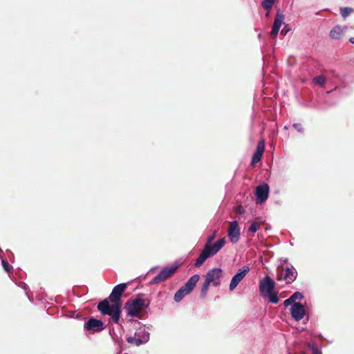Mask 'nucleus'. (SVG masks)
Here are the masks:
<instances>
[{
  "label": "nucleus",
  "mask_w": 354,
  "mask_h": 354,
  "mask_svg": "<svg viewBox=\"0 0 354 354\" xmlns=\"http://www.w3.org/2000/svg\"><path fill=\"white\" fill-rule=\"evenodd\" d=\"M121 307L122 304L119 302L110 301L108 298L100 301L97 308L102 315L109 316L112 322L117 324L121 317Z\"/></svg>",
  "instance_id": "nucleus-1"
},
{
  "label": "nucleus",
  "mask_w": 354,
  "mask_h": 354,
  "mask_svg": "<svg viewBox=\"0 0 354 354\" xmlns=\"http://www.w3.org/2000/svg\"><path fill=\"white\" fill-rule=\"evenodd\" d=\"M223 270L219 268L210 269L205 276V281L203 282L201 290V297H205L209 285L212 283L213 286L217 287L221 283V278L222 277Z\"/></svg>",
  "instance_id": "nucleus-2"
},
{
  "label": "nucleus",
  "mask_w": 354,
  "mask_h": 354,
  "mask_svg": "<svg viewBox=\"0 0 354 354\" xmlns=\"http://www.w3.org/2000/svg\"><path fill=\"white\" fill-rule=\"evenodd\" d=\"M285 15L283 11L279 8L277 10L276 15L274 19L273 24L272 26V29L270 31V36L272 38H276L279 32V29L283 25V27L281 30L280 34L283 36H286L289 32L292 30L290 28L289 25L284 22Z\"/></svg>",
  "instance_id": "nucleus-3"
},
{
  "label": "nucleus",
  "mask_w": 354,
  "mask_h": 354,
  "mask_svg": "<svg viewBox=\"0 0 354 354\" xmlns=\"http://www.w3.org/2000/svg\"><path fill=\"white\" fill-rule=\"evenodd\" d=\"M149 306V301L140 297L128 300L124 305V310L127 315L136 317L142 309H147Z\"/></svg>",
  "instance_id": "nucleus-4"
},
{
  "label": "nucleus",
  "mask_w": 354,
  "mask_h": 354,
  "mask_svg": "<svg viewBox=\"0 0 354 354\" xmlns=\"http://www.w3.org/2000/svg\"><path fill=\"white\" fill-rule=\"evenodd\" d=\"M199 278L200 276L198 274L192 275L186 283L176 291L174 297V301L180 302L186 295L189 294L195 288Z\"/></svg>",
  "instance_id": "nucleus-5"
},
{
  "label": "nucleus",
  "mask_w": 354,
  "mask_h": 354,
  "mask_svg": "<svg viewBox=\"0 0 354 354\" xmlns=\"http://www.w3.org/2000/svg\"><path fill=\"white\" fill-rule=\"evenodd\" d=\"M297 275L295 268L290 264L286 268H281V270L278 268L276 279L277 281H285L287 284H290L296 280Z\"/></svg>",
  "instance_id": "nucleus-6"
},
{
  "label": "nucleus",
  "mask_w": 354,
  "mask_h": 354,
  "mask_svg": "<svg viewBox=\"0 0 354 354\" xmlns=\"http://www.w3.org/2000/svg\"><path fill=\"white\" fill-rule=\"evenodd\" d=\"M149 340V333L143 328H139L136 330L134 336L127 337L128 343L139 346L146 344Z\"/></svg>",
  "instance_id": "nucleus-7"
},
{
  "label": "nucleus",
  "mask_w": 354,
  "mask_h": 354,
  "mask_svg": "<svg viewBox=\"0 0 354 354\" xmlns=\"http://www.w3.org/2000/svg\"><path fill=\"white\" fill-rule=\"evenodd\" d=\"M178 268L177 265H173L171 267H165L163 268L160 272L154 277L151 281H150L151 284H157L160 282L167 279L170 276H171L172 274L174 273V272Z\"/></svg>",
  "instance_id": "nucleus-8"
},
{
  "label": "nucleus",
  "mask_w": 354,
  "mask_h": 354,
  "mask_svg": "<svg viewBox=\"0 0 354 354\" xmlns=\"http://www.w3.org/2000/svg\"><path fill=\"white\" fill-rule=\"evenodd\" d=\"M84 328L93 333H99L104 329V326L101 320L91 317L84 323Z\"/></svg>",
  "instance_id": "nucleus-9"
},
{
  "label": "nucleus",
  "mask_w": 354,
  "mask_h": 354,
  "mask_svg": "<svg viewBox=\"0 0 354 354\" xmlns=\"http://www.w3.org/2000/svg\"><path fill=\"white\" fill-rule=\"evenodd\" d=\"M127 288V283H121L118 285L115 286L113 289L112 290V292H111L110 295L109 296V300L110 301H115L119 302L120 304H122L121 298L122 296L123 292L125 291Z\"/></svg>",
  "instance_id": "nucleus-10"
},
{
  "label": "nucleus",
  "mask_w": 354,
  "mask_h": 354,
  "mask_svg": "<svg viewBox=\"0 0 354 354\" xmlns=\"http://www.w3.org/2000/svg\"><path fill=\"white\" fill-rule=\"evenodd\" d=\"M270 187L268 184L263 183L256 187V202L257 203H263L268 198Z\"/></svg>",
  "instance_id": "nucleus-11"
},
{
  "label": "nucleus",
  "mask_w": 354,
  "mask_h": 354,
  "mask_svg": "<svg viewBox=\"0 0 354 354\" xmlns=\"http://www.w3.org/2000/svg\"><path fill=\"white\" fill-rule=\"evenodd\" d=\"M226 241L225 238L218 239L214 244L205 243L203 249L211 257L216 254L225 244Z\"/></svg>",
  "instance_id": "nucleus-12"
},
{
  "label": "nucleus",
  "mask_w": 354,
  "mask_h": 354,
  "mask_svg": "<svg viewBox=\"0 0 354 354\" xmlns=\"http://www.w3.org/2000/svg\"><path fill=\"white\" fill-rule=\"evenodd\" d=\"M250 271V268L248 266H244L240 269L237 273H236L232 278L229 289L230 291L235 289L241 281L245 277L248 272Z\"/></svg>",
  "instance_id": "nucleus-13"
},
{
  "label": "nucleus",
  "mask_w": 354,
  "mask_h": 354,
  "mask_svg": "<svg viewBox=\"0 0 354 354\" xmlns=\"http://www.w3.org/2000/svg\"><path fill=\"white\" fill-rule=\"evenodd\" d=\"M290 311L291 317L296 322L301 320L306 314L304 306L300 302L294 303L290 306Z\"/></svg>",
  "instance_id": "nucleus-14"
},
{
  "label": "nucleus",
  "mask_w": 354,
  "mask_h": 354,
  "mask_svg": "<svg viewBox=\"0 0 354 354\" xmlns=\"http://www.w3.org/2000/svg\"><path fill=\"white\" fill-rule=\"evenodd\" d=\"M227 236L232 243L235 244L239 242L240 239V228L236 221H233L230 223Z\"/></svg>",
  "instance_id": "nucleus-15"
},
{
  "label": "nucleus",
  "mask_w": 354,
  "mask_h": 354,
  "mask_svg": "<svg viewBox=\"0 0 354 354\" xmlns=\"http://www.w3.org/2000/svg\"><path fill=\"white\" fill-rule=\"evenodd\" d=\"M274 281L269 277L266 276L259 283V290L262 295H265L273 291L274 288Z\"/></svg>",
  "instance_id": "nucleus-16"
},
{
  "label": "nucleus",
  "mask_w": 354,
  "mask_h": 354,
  "mask_svg": "<svg viewBox=\"0 0 354 354\" xmlns=\"http://www.w3.org/2000/svg\"><path fill=\"white\" fill-rule=\"evenodd\" d=\"M346 29V26L342 28L340 26L337 25L330 31L329 36L333 39H339Z\"/></svg>",
  "instance_id": "nucleus-17"
},
{
  "label": "nucleus",
  "mask_w": 354,
  "mask_h": 354,
  "mask_svg": "<svg viewBox=\"0 0 354 354\" xmlns=\"http://www.w3.org/2000/svg\"><path fill=\"white\" fill-rule=\"evenodd\" d=\"M276 0H262L261 5L263 9H265L267 12L266 13V17H269L270 12L274 6Z\"/></svg>",
  "instance_id": "nucleus-18"
},
{
  "label": "nucleus",
  "mask_w": 354,
  "mask_h": 354,
  "mask_svg": "<svg viewBox=\"0 0 354 354\" xmlns=\"http://www.w3.org/2000/svg\"><path fill=\"white\" fill-rule=\"evenodd\" d=\"M210 257L209 254L205 251L204 249H203L202 252L199 254L198 259L196 260V262L194 263V266L197 268L201 266L204 262Z\"/></svg>",
  "instance_id": "nucleus-19"
},
{
  "label": "nucleus",
  "mask_w": 354,
  "mask_h": 354,
  "mask_svg": "<svg viewBox=\"0 0 354 354\" xmlns=\"http://www.w3.org/2000/svg\"><path fill=\"white\" fill-rule=\"evenodd\" d=\"M313 82L315 84L324 86L326 83V77L324 75H318L313 78Z\"/></svg>",
  "instance_id": "nucleus-20"
},
{
  "label": "nucleus",
  "mask_w": 354,
  "mask_h": 354,
  "mask_svg": "<svg viewBox=\"0 0 354 354\" xmlns=\"http://www.w3.org/2000/svg\"><path fill=\"white\" fill-rule=\"evenodd\" d=\"M353 9L349 7H343L340 8V13L343 18H346L352 12Z\"/></svg>",
  "instance_id": "nucleus-21"
},
{
  "label": "nucleus",
  "mask_w": 354,
  "mask_h": 354,
  "mask_svg": "<svg viewBox=\"0 0 354 354\" xmlns=\"http://www.w3.org/2000/svg\"><path fill=\"white\" fill-rule=\"evenodd\" d=\"M268 294L269 296V301L270 303L276 304L279 302V299L277 293L273 292V291H272L271 292H269Z\"/></svg>",
  "instance_id": "nucleus-22"
},
{
  "label": "nucleus",
  "mask_w": 354,
  "mask_h": 354,
  "mask_svg": "<svg viewBox=\"0 0 354 354\" xmlns=\"http://www.w3.org/2000/svg\"><path fill=\"white\" fill-rule=\"evenodd\" d=\"M264 150H265V142H264V140H262L258 142L255 152H259V153L263 155Z\"/></svg>",
  "instance_id": "nucleus-23"
},
{
  "label": "nucleus",
  "mask_w": 354,
  "mask_h": 354,
  "mask_svg": "<svg viewBox=\"0 0 354 354\" xmlns=\"http://www.w3.org/2000/svg\"><path fill=\"white\" fill-rule=\"evenodd\" d=\"M260 228L259 224L257 221H253L248 228V231L251 232H256Z\"/></svg>",
  "instance_id": "nucleus-24"
},
{
  "label": "nucleus",
  "mask_w": 354,
  "mask_h": 354,
  "mask_svg": "<svg viewBox=\"0 0 354 354\" xmlns=\"http://www.w3.org/2000/svg\"><path fill=\"white\" fill-rule=\"evenodd\" d=\"M262 156L263 155L259 153V152H254L253 156H252V159L251 164L252 165H254L257 162H259L261 158V157H262Z\"/></svg>",
  "instance_id": "nucleus-25"
},
{
  "label": "nucleus",
  "mask_w": 354,
  "mask_h": 354,
  "mask_svg": "<svg viewBox=\"0 0 354 354\" xmlns=\"http://www.w3.org/2000/svg\"><path fill=\"white\" fill-rule=\"evenodd\" d=\"M1 265L7 273H10L12 267L4 259H1Z\"/></svg>",
  "instance_id": "nucleus-26"
},
{
  "label": "nucleus",
  "mask_w": 354,
  "mask_h": 354,
  "mask_svg": "<svg viewBox=\"0 0 354 354\" xmlns=\"http://www.w3.org/2000/svg\"><path fill=\"white\" fill-rule=\"evenodd\" d=\"M291 300L292 299L295 302L297 299H304V295L300 292H295L290 297Z\"/></svg>",
  "instance_id": "nucleus-27"
},
{
  "label": "nucleus",
  "mask_w": 354,
  "mask_h": 354,
  "mask_svg": "<svg viewBox=\"0 0 354 354\" xmlns=\"http://www.w3.org/2000/svg\"><path fill=\"white\" fill-rule=\"evenodd\" d=\"M216 232L217 231L216 230H214L213 232L208 235L207 237V241L205 243H212V242L214 240V239L216 238Z\"/></svg>",
  "instance_id": "nucleus-28"
},
{
  "label": "nucleus",
  "mask_w": 354,
  "mask_h": 354,
  "mask_svg": "<svg viewBox=\"0 0 354 354\" xmlns=\"http://www.w3.org/2000/svg\"><path fill=\"white\" fill-rule=\"evenodd\" d=\"M292 126L299 132H303L304 129L300 123H294Z\"/></svg>",
  "instance_id": "nucleus-29"
},
{
  "label": "nucleus",
  "mask_w": 354,
  "mask_h": 354,
  "mask_svg": "<svg viewBox=\"0 0 354 354\" xmlns=\"http://www.w3.org/2000/svg\"><path fill=\"white\" fill-rule=\"evenodd\" d=\"M294 303L295 302L292 299L291 300V298L289 297L283 301V305L284 306L288 307V306H292Z\"/></svg>",
  "instance_id": "nucleus-30"
},
{
  "label": "nucleus",
  "mask_w": 354,
  "mask_h": 354,
  "mask_svg": "<svg viewBox=\"0 0 354 354\" xmlns=\"http://www.w3.org/2000/svg\"><path fill=\"white\" fill-rule=\"evenodd\" d=\"M19 286L25 290L26 295H28V292H27L28 286H27V284L26 283H24V282H21Z\"/></svg>",
  "instance_id": "nucleus-31"
},
{
  "label": "nucleus",
  "mask_w": 354,
  "mask_h": 354,
  "mask_svg": "<svg viewBox=\"0 0 354 354\" xmlns=\"http://www.w3.org/2000/svg\"><path fill=\"white\" fill-rule=\"evenodd\" d=\"M19 286L25 290L26 295H28V292H27L28 286H27V284L26 283H24V282H21Z\"/></svg>",
  "instance_id": "nucleus-32"
},
{
  "label": "nucleus",
  "mask_w": 354,
  "mask_h": 354,
  "mask_svg": "<svg viewBox=\"0 0 354 354\" xmlns=\"http://www.w3.org/2000/svg\"><path fill=\"white\" fill-rule=\"evenodd\" d=\"M312 351L313 354H322L317 347H313Z\"/></svg>",
  "instance_id": "nucleus-33"
},
{
  "label": "nucleus",
  "mask_w": 354,
  "mask_h": 354,
  "mask_svg": "<svg viewBox=\"0 0 354 354\" xmlns=\"http://www.w3.org/2000/svg\"><path fill=\"white\" fill-rule=\"evenodd\" d=\"M349 41H350L351 44H354V37H350V38H349Z\"/></svg>",
  "instance_id": "nucleus-34"
},
{
  "label": "nucleus",
  "mask_w": 354,
  "mask_h": 354,
  "mask_svg": "<svg viewBox=\"0 0 354 354\" xmlns=\"http://www.w3.org/2000/svg\"><path fill=\"white\" fill-rule=\"evenodd\" d=\"M156 268H157V267H153V268H152L150 270V271H153V270H155Z\"/></svg>",
  "instance_id": "nucleus-35"
},
{
  "label": "nucleus",
  "mask_w": 354,
  "mask_h": 354,
  "mask_svg": "<svg viewBox=\"0 0 354 354\" xmlns=\"http://www.w3.org/2000/svg\"><path fill=\"white\" fill-rule=\"evenodd\" d=\"M287 261H288V259H285L283 260V262H287Z\"/></svg>",
  "instance_id": "nucleus-36"
},
{
  "label": "nucleus",
  "mask_w": 354,
  "mask_h": 354,
  "mask_svg": "<svg viewBox=\"0 0 354 354\" xmlns=\"http://www.w3.org/2000/svg\"><path fill=\"white\" fill-rule=\"evenodd\" d=\"M124 354H128V353H124Z\"/></svg>",
  "instance_id": "nucleus-37"
}]
</instances>
